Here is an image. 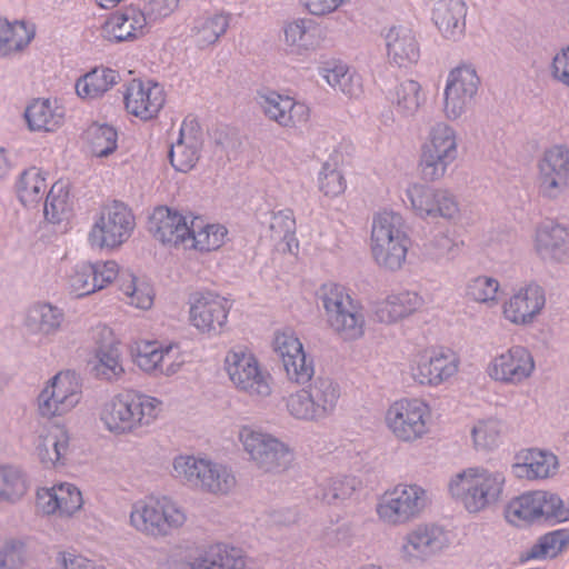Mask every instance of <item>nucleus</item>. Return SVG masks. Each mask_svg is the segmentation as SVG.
Segmentation results:
<instances>
[{
	"instance_id": "obj_35",
	"label": "nucleus",
	"mask_w": 569,
	"mask_h": 569,
	"mask_svg": "<svg viewBox=\"0 0 569 569\" xmlns=\"http://www.w3.org/2000/svg\"><path fill=\"white\" fill-rule=\"evenodd\" d=\"M303 388L319 423L336 415L341 398V388L337 381L329 377H317Z\"/></svg>"
},
{
	"instance_id": "obj_21",
	"label": "nucleus",
	"mask_w": 569,
	"mask_h": 569,
	"mask_svg": "<svg viewBox=\"0 0 569 569\" xmlns=\"http://www.w3.org/2000/svg\"><path fill=\"white\" fill-rule=\"evenodd\" d=\"M94 338L96 345L88 359L91 375L107 383L121 381L126 376L124 359L112 330L106 326L98 327Z\"/></svg>"
},
{
	"instance_id": "obj_26",
	"label": "nucleus",
	"mask_w": 569,
	"mask_h": 569,
	"mask_svg": "<svg viewBox=\"0 0 569 569\" xmlns=\"http://www.w3.org/2000/svg\"><path fill=\"white\" fill-rule=\"evenodd\" d=\"M535 253L548 263L569 261V228L555 220L536 224L531 237Z\"/></svg>"
},
{
	"instance_id": "obj_36",
	"label": "nucleus",
	"mask_w": 569,
	"mask_h": 569,
	"mask_svg": "<svg viewBox=\"0 0 569 569\" xmlns=\"http://www.w3.org/2000/svg\"><path fill=\"white\" fill-rule=\"evenodd\" d=\"M231 21V14L222 11L203 12L193 18L189 37L199 49L214 46L223 37Z\"/></svg>"
},
{
	"instance_id": "obj_19",
	"label": "nucleus",
	"mask_w": 569,
	"mask_h": 569,
	"mask_svg": "<svg viewBox=\"0 0 569 569\" xmlns=\"http://www.w3.org/2000/svg\"><path fill=\"white\" fill-rule=\"evenodd\" d=\"M536 369L532 352L526 346L512 345L489 359L486 373L495 382L520 386L533 377Z\"/></svg>"
},
{
	"instance_id": "obj_10",
	"label": "nucleus",
	"mask_w": 569,
	"mask_h": 569,
	"mask_svg": "<svg viewBox=\"0 0 569 569\" xmlns=\"http://www.w3.org/2000/svg\"><path fill=\"white\" fill-rule=\"evenodd\" d=\"M83 388L78 373L61 370L51 377L36 398L38 415L43 419L61 418L72 412L82 401Z\"/></svg>"
},
{
	"instance_id": "obj_37",
	"label": "nucleus",
	"mask_w": 569,
	"mask_h": 569,
	"mask_svg": "<svg viewBox=\"0 0 569 569\" xmlns=\"http://www.w3.org/2000/svg\"><path fill=\"white\" fill-rule=\"evenodd\" d=\"M242 551L228 543H212L206 547L189 563V569H244Z\"/></svg>"
},
{
	"instance_id": "obj_30",
	"label": "nucleus",
	"mask_w": 569,
	"mask_h": 569,
	"mask_svg": "<svg viewBox=\"0 0 569 569\" xmlns=\"http://www.w3.org/2000/svg\"><path fill=\"white\" fill-rule=\"evenodd\" d=\"M386 53L389 63L399 68H409L420 59V43L413 29L397 24L383 34Z\"/></svg>"
},
{
	"instance_id": "obj_63",
	"label": "nucleus",
	"mask_w": 569,
	"mask_h": 569,
	"mask_svg": "<svg viewBox=\"0 0 569 569\" xmlns=\"http://www.w3.org/2000/svg\"><path fill=\"white\" fill-rule=\"evenodd\" d=\"M286 377L292 383L306 385L311 381L315 375V363L312 358L305 352L293 356L282 363Z\"/></svg>"
},
{
	"instance_id": "obj_28",
	"label": "nucleus",
	"mask_w": 569,
	"mask_h": 569,
	"mask_svg": "<svg viewBox=\"0 0 569 569\" xmlns=\"http://www.w3.org/2000/svg\"><path fill=\"white\" fill-rule=\"evenodd\" d=\"M148 18L141 9L129 6L111 13L101 26V37L111 42L132 41L147 32Z\"/></svg>"
},
{
	"instance_id": "obj_43",
	"label": "nucleus",
	"mask_w": 569,
	"mask_h": 569,
	"mask_svg": "<svg viewBox=\"0 0 569 569\" xmlns=\"http://www.w3.org/2000/svg\"><path fill=\"white\" fill-rule=\"evenodd\" d=\"M64 321L63 311L46 302H39L28 309L24 326L29 333L41 338L54 336Z\"/></svg>"
},
{
	"instance_id": "obj_60",
	"label": "nucleus",
	"mask_w": 569,
	"mask_h": 569,
	"mask_svg": "<svg viewBox=\"0 0 569 569\" xmlns=\"http://www.w3.org/2000/svg\"><path fill=\"white\" fill-rule=\"evenodd\" d=\"M569 542V532L566 530H555L542 536L539 541L532 546L529 558L545 559L555 558L563 547Z\"/></svg>"
},
{
	"instance_id": "obj_18",
	"label": "nucleus",
	"mask_w": 569,
	"mask_h": 569,
	"mask_svg": "<svg viewBox=\"0 0 569 569\" xmlns=\"http://www.w3.org/2000/svg\"><path fill=\"white\" fill-rule=\"evenodd\" d=\"M188 320L198 333L213 338L219 336L231 309L229 300L213 291H197L188 299Z\"/></svg>"
},
{
	"instance_id": "obj_55",
	"label": "nucleus",
	"mask_w": 569,
	"mask_h": 569,
	"mask_svg": "<svg viewBox=\"0 0 569 569\" xmlns=\"http://www.w3.org/2000/svg\"><path fill=\"white\" fill-rule=\"evenodd\" d=\"M286 415L295 421L319 425L305 388H299L282 398Z\"/></svg>"
},
{
	"instance_id": "obj_7",
	"label": "nucleus",
	"mask_w": 569,
	"mask_h": 569,
	"mask_svg": "<svg viewBox=\"0 0 569 569\" xmlns=\"http://www.w3.org/2000/svg\"><path fill=\"white\" fill-rule=\"evenodd\" d=\"M237 439L248 460L262 472L278 473L292 460L293 451L289 443L260 427L240 426Z\"/></svg>"
},
{
	"instance_id": "obj_3",
	"label": "nucleus",
	"mask_w": 569,
	"mask_h": 569,
	"mask_svg": "<svg viewBox=\"0 0 569 569\" xmlns=\"http://www.w3.org/2000/svg\"><path fill=\"white\" fill-rule=\"evenodd\" d=\"M411 246L403 217L393 210L373 214L369 248L372 260L383 271L398 272L407 263Z\"/></svg>"
},
{
	"instance_id": "obj_22",
	"label": "nucleus",
	"mask_w": 569,
	"mask_h": 569,
	"mask_svg": "<svg viewBox=\"0 0 569 569\" xmlns=\"http://www.w3.org/2000/svg\"><path fill=\"white\" fill-rule=\"evenodd\" d=\"M538 193L550 200L558 199L569 188V148L553 144L537 161Z\"/></svg>"
},
{
	"instance_id": "obj_6",
	"label": "nucleus",
	"mask_w": 569,
	"mask_h": 569,
	"mask_svg": "<svg viewBox=\"0 0 569 569\" xmlns=\"http://www.w3.org/2000/svg\"><path fill=\"white\" fill-rule=\"evenodd\" d=\"M429 503L426 488L415 482H399L377 497L375 512L380 523L401 527L418 519Z\"/></svg>"
},
{
	"instance_id": "obj_38",
	"label": "nucleus",
	"mask_w": 569,
	"mask_h": 569,
	"mask_svg": "<svg viewBox=\"0 0 569 569\" xmlns=\"http://www.w3.org/2000/svg\"><path fill=\"white\" fill-rule=\"evenodd\" d=\"M64 108L56 99H36L24 110V119L32 132H54L64 121Z\"/></svg>"
},
{
	"instance_id": "obj_57",
	"label": "nucleus",
	"mask_w": 569,
	"mask_h": 569,
	"mask_svg": "<svg viewBox=\"0 0 569 569\" xmlns=\"http://www.w3.org/2000/svg\"><path fill=\"white\" fill-rule=\"evenodd\" d=\"M86 139L96 157H107L117 149L118 134L109 124L92 123L86 131Z\"/></svg>"
},
{
	"instance_id": "obj_24",
	"label": "nucleus",
	"mask_w": 569,
	"mask_h": 569,
	"mask_svg": "<svg viewBox=\"0 0 569 569\" xmlns=\"http://www.w3.org/2000/svg\"><path fill=\"white\" fill-rule=\"evenodd\" d=\"M83 497L79 487L61 481L50 487H40L36 491V509L47 517L72 518L83 507Z\"/></svg>"
},
{
	"instance_id": "obj_29",
	"label": "nucleus",
	"mask_w": 569,
	"mask_h": 569,
	"mask_svg": "<svg viewBox=\"0 0 569 569\" xmlns=\"http://www.w3.org/2000/svg\"><path fill=\"white\" fill-rule=\"evenodd\" d=\"M202 146V132L193 117H187L179 131L178 140L171 144L169 159L172 167L180 172H188L194 168Z\"/></svg>"
},
{
	"instance_id": "obj_54",
	"label": "nucleus",
	"mask_w": 569,
	"mask_h": 569,
	"mask_svg": "<svg viewBox=\"0 0 569 569\" xmlns=\"http://www.w3.org/2000/svg\"><path fill=\"white\" fill-rule=\"evenodd\" d=\"M470 435L477 451H490L500 443L502 425L496 418L479 419L472 425Z\"/></svg>"
},
{
	"instance_id": "obj_58",
	"label": "nucleus",
	"mask_w": 569,
	"mask_h": 569,
	"mask_svg": "<svg viewBox=\"0 0 569 569\" xmlns=\"http://www.w3.org/2000/svg\"><path fill=\"white\" fill-rule=\"evenodd\" d=\"M357 488V481L352 477L329 479L319 487L318 498L327 505H339L349 499Z\"/></svg>"
},
{
	"instance_id": "obj_11",
	"label": "nucleus",
	"mask_w": 569,
	"mask_h": 569,
	"mask_svg": "<svg viewBox=\"0 0 569 569\" xmlns=\"http://www.w3.org/2000/svg\"><path fill=\"white\" fill-rule=\"evenodd\" d=\"M481 80L476 68L461 63L452 68L446 78L441 111L447 121L457 122L472 110Z\"/></svg>"
},
{
	"instance_id": "obj_1",
	"label": "nucleus",
	"mask_w": 569,
	"mask_h": 569,
	"mask_svg": "<svg viewBox=\"0 0 569 569\" xmlns=\"http://www.w3.org/2000/svg\"><path fill=\"white\" fill-rule=\"evenodd\" d=\"M162 410L161 399L124 389L102 399L97 417L101 428L114 437H140L156 425Z\"/></svg>"
},
{
	"instance_id": "obj_5",
	"label": "nucleus",
	"mask_w": 569,
	"mask_h": 569,
	"mask_svg": "<svg viewBox=\"0 0 569 569\" xmlns=\"http://www.w3.org/2000/svg\"><path fill=\"white\" fill-rule=\"evenodd\" d=\"M317 296L325 310L327 326L338 339L355 342L365 337V307L345 287L327 282L319 288Z\"/></svg>"
},
{
	"instance_id": "obj_62",
	"label": "nucleus",
	"mask_w": 569,
	"mask_h": 569,
	"mask_svg": "<svg viewBox=\"0 0 569 569\" xmlns=\"http://www.w3.org/2000/svg\"><path fill=\"white\" fill-rule=\"evenodd\" d=\"M70 291L77 297H86L96 292V284L92 280L91 262L81 261L76 263L68 274Z\"/></svg>"
},
{
	"instance_id": "obj_8",
	"label": "nucleus",
	"mask_w": 569,
	"mask_h": 569,
	"mask_svg": "<svg viewBox=\"0 0 569 569\" xmlns=\"http://www.w3.org/2000/svg\"><path fill=\"white\" fill-rule=\"evenodd\" d=\"M458 131L447 121L432 123L420 148L419 169L427 181H439L458 159Z\"/></svg>"
},
{
	"instance_id": "obj_46",
	"label": "nucleus",
	"mask_w": 569,
	"mask_h": 569,
	"mask_svg": "<svg viewBox=\"0 0 569 569\" xmlns=\"http://www.w3.org/2000/svg\"><path fill=\"white\" fill-rule=\"evenodd\" d=\"M228 230L219 223H206L201 217L191 219L190 240L188 249L209 252L221 248L227 239Z\"/></svg>"
},
{
	"instance_id": "obj_31",
	"label": "nucleus",
	"mask_w": 569,
	"mask_h": 569,
	"mask_svg": "<svg viewBox=\"0 0 569 569\" xmlns=\"http://www.w3.org/2000/svg\"><path fill=\"white\" fill-rule=\"evenodd\" d=\"M283 43L289 53L306 56L323 44L325 37L317 22L309 18H295L282 26Z\"/></svg>"
},
{
	"instance_id": "obj_39",
	"label": "nucleus",
	"mask_w": 569,
	"mask_h": 569,
	"mask_svg": "<svg viewBox=\"0 0 569 569\" xmlns=\"http://www.w3.org/2000/svg\"><path fill=\"white\" fill-rule=\"evenodd\" d=\"M36 36L32 23L23 20H9L0 16V58L8 59L21 54Z\"/></svg>"
},
{
	"instance_id": "obj_56",
	"label": "nucleus",
	"mask_w": 569,
	"mask_h": 569,
	"mask_svg": "<svg viewBox=\"0 0 569 569\" xmlns=\"http://www.w3.org/2000/svg\"><path fill=\"white\" fill-rule=\"evenodd\" d=\"M236 486L237 478L232 468L227 463L212 459L203 492L214 496H227Z\"/></svg>"
},
{
	"instance_id": "obj_33",
	"label": "nucleus",
	"mask_w": 569,
	"mask_h": 569,
	"mask_svg": "<svg viewBox=\"0 0 569 569\" xmlns=\"http://www.w3.org/2000/svg\"><path fill=\"white\" fill-rule=\"evenodd\" d=\"M466 16L463 0H438L432 10V21L438 31L450 41H458L465 36Z\"/></svg>"
},
{
	"instance_id": "obj_41",
	"label": "nucleus",
	"mask_w": 569,
	"mask_h": 569,
	"mask_svg": "<svg viewBox=\"0 0 569 569\" xmlns=\"http://www.w3.org/2000/svg\"><path fill=\"white\" fill-rule=\"evenodd\" d=\"M31 489L28 472L18 465L0 463V505L17 506Z\"/></svg>"
},
{
	"instance_id": "obj_17",
	"label": "nucleus",
	"mask_w": 569,
	"mask_h": 569,
	"mask_svg": "<svg viewBox=\"0 0 569 569\" xmlns=\"http://www.w3.org/2000/svg\"><path fill=\"white\" fill-rule=\"evenodd\" d=\"M450 546L448 532L435 523H420L399 541L398 556L407 565L421 566L441 555Z\"/></svg>"
},
{
	"instance_id": "obj_49",
	"label": "nucleus",
	"mask_w": 569,
	"mask_h": 569,
	"mask_svg": "<svg viewBox=\"0 0 569 569\" xmlns=\"http://www.w3.org/2000/svg\"><path fill=\"white\" fill-rule=\"evenodd\" d=\"M48 189L44 173L37 167L22 171L16 181V193L19 201L28 208L37 207Z\"/></svg>"
},
{
	"instance_id": "obj_2",
	"label": "nucleus",
	"mask_w": 569,
	"mask_h": 569,
	"mask_svg": "<svg viewBox=\"0 0 569 569\" xmlns=\"http://www.w3.org/2000/svg\"><path fill=\"white\" fill-rule=\"evenodd\" d=\"M506 476L485 466H469L453 472L447 481L451 500L469 515L496 507L503 498Z\"/></svg>"
},
{
	"instance_id": "obj_40",
	"label": "nucleus",
	"mask_w": 569,
	"mask_h": 569,
	"mask_svg": "<svg viewBox=\"0 0 569 569\" xmlns=\"http://www.w3.org/2000/svg\"><path fill=\"white\" fill-rule=\"evenodd\" d=\"M211 460L206 455L180 453L172 459V477L181 483L203 492Z\"/></svg>"
},
{
	"instance_id": "obj_32",
	"label": "nucleus",
	"mask_w": 569,
	"mask_h": 569,
	"mask_svg": "<svg viewBox=\"0 0 569 569\" xmlns=\"http://www.w3.org/2000/svg\"><path fill=\"white\" fill-rule=\"evenodd\" d=\"M70 452L71 435L66 427H54L38 438L36 455L47 469L67 466Z\"/></svg>"
},
{
	"instance_id": "obj_48",
	"label": "nucleus",
	"mask_w": 569,
	"mask_h": 569,
	"mask_svg": "<svg viewBox=\"0 0 569 569\" xmlns=\"http://www.w3.org/2000/svg\"><path fill=\"white\" fill-rule=\"evenodd\" d=\"M119 74L109 68H94L76 82V92L82 100H93L103 96L118 83Z\"/></svg>"
},
{
	"instance_id": "obj_20",
	"label": "nucleus",
	"mask_w": 569,
	"mask_h": 569,
	"mask_svg": "<svg viewBox=\"0 0 569 569\" xmlns=\"http://www.w3.org/2000/svg\"><path fill=\"white\" fill-rule=\"evenodd\" d=\"M547 298L545 289L536 282L513 288L500 305L503 320L516 327L532 326L542 315Z\"/></svg>"
},
{
	"instance_id": "obj_64",
	"label": "nucleus",
	"mask_w": 569,
	"mask_h": 569,
	"mask_svg": "<svg viewBox=\"0 0 569 569\" xmlns=\"http://www.w3.org/2000/svg\"><path fill=\"white\" fill-rule=\"evenodd\" d=\"M272 348L281 363L293 356L305 352V348L296 332L291 329H282L274 332Z\"/></svg>"
},
{
	"instance_id": "obj_4",
	"label": "nucleus",
	"mask_w": 569,
	"mask_h": 569,
	"mask_svg": "<svg viewBox=\"0 0 569 569\" xmlns=\"http://www.w3.org/2000/svg\"><path fill=\"white\" fill-rule=\"evenodd\" d=\"M188 522L186 508L168 495H148L130 508L129 526L138 533L162 539L180 531Z\"/></svg>"
},
{
	"instance_id": "obj_51",
	"label": "nucleus",
	"mask_w": 569,
	"mask_h": 569,
	"mask_svg": "<svg viewBox=\"0 0 569 569\" xmlns=\"http://www.w3.org/2000/svg\"><path fill=\"white\" fill-rule=\"evenodd\" d=\"M31 558L30 539L7 536L0 540V569H23Z\"/></svg>"
},
{
	"instance_id": "obj_42",
	"label": "nucleus",
	"mask_w": 569,
	"mask_h": 569,
	"mask_svg": "<svg viewBox=\"0 0 569 569\" xmlns=\"http://www.w3.org/2000/svg\"><path fill=\"white\" fill-rule=\"evenodd\" d=\"M518 459L519 461L512 466V472L520 479H546L553 476L558 469V458L549 451L529 449Z\"/></svg>"
},
{
	"instance_id": "obj_45",
	"label": "nucleus",
	"mask_w": 569,
	"mask_h": 569,
	"mask_svg": "<svg viewBox=\"0 0 569 569\" xmlns=\"http://www.w3.org/2000/svg\"><path fill=\"white\" fill-rule=\"evenodd\" d=\"M120 300L132 308L149 310L153 306L154 290L144 279L132 272L123 271L118 280Z\"/></svg>"
},
{
	"instance_id": "obj_14",
	"label": "nucleus",
	"mask_w": 569,
	"mask_h": 569,
	"mask_svg": "<svg viewBox=\"0 0 569 569\" xmlns=\"http://www.w3.org/2000/svg\"><path fill=\"white\" fill-rule=\"evenodd\" d=\"M506 519L517 527L540 520L565 522L569 520V508L556 493L543 490L530 491L508 503Z\"/></svg>"
},
{
	"instance_id": "obj_15",
	"label": "nucleus",
	"mask_w": 569,
	"mask_h": 569,
	"mask_svg": "<svg viewBox=\"0 0 569 569\" xmlns=\"http://www.w3.org/2000/svg\"><path fill=\"white\" fill-rule=\"evenodd\" d=\"M224 370L239 390L252 398H267L272 393L271 375L262 369L259 360L246 348H232L224 357Z\"/></svg>"
},
{
	"instance_id": "obj_27",
	"label": "nucleus",
	"mask_w": 569,
	"mask_h": 569,
	"mask_svg": "<svg viewBox=\"0 0 569 569\" xmlns=\"http://www.w3.org/2000/svg\"><path fill=\"white\" fill-rule=\"evenodd\" d=\"M123 98L130 114L141 120H150L163 108L166 92L157 82L133 79L127 84Z\"/></svg>"
},
{
	"instance_id": "obj_13",
	"label": "nucleus",
	"mask_w": 569,
	"mask_h": 569,
	"mask_svg": "<svg viewBox=\"0 0 569 569\" xmlns=\"http://www.w3.org/2000/svg\"><path fill=\"white\" fill-rule=\"evenodd\" d=\"M134 226V216L128 206L112 201L96 214L88 232V243L99 250L118 248L131 237Z\"/></svg>"
},
{
	"instance_id": "obj_25",
	"label": "nucleus",
	"mask_w": 569,
	"mask_h": 569,
	"mask_svg": "<svg viewBox=\"0 0 569 569\" xmlns=\"http://www.w3.org/2000/svg\"><path fill=\"white\" fill-rule=\"evenodd\" d=\"M191 213H182L176 209L157 207L149 219V231L154 239L167 246L188 247L190 240Z\"/></svg>"
},
{
	"instance_id": "obj_9",
	"label": "nucleus",
	"mask_w": 569,
	"mask_h": 569,
	"mask_svg": "<svg viewBox=\"0 0 569 569\" xmlns=\"http://www.w3.org/2000/svg\"><path fill=\"white\" fill-rule=\"evenodd\" d=\"M432 409L421 398H401L386 409L383 423L401 443H415L426 438L432 428Z\"/></svg>"
},
{
	"instance_id": "obj_34",
	"label": "nucleus",
	"mask_w": 569,
	"mask_h": 569,
	"mask_svg": "<svg viewBox=\"0 0 569 569\" xmlns=\"http://www.w3.org/2000/svg\"><path fill=\"white\" fill-rule=\"evenodd\" d=\"M425 306L423 297L413 290H398L389 293L377 305L376 315L380 322L396 323L401 321Z\"/></svg>"
},
{
	"instance_id": "obj_23",
	"label": "nucleus",
	"mask_w": 569,
	"mask_h": 569,
	"mask_svg": "<svg viewBox=\"0 0 569 569\" xmlns=\"http://www.w3.org/2000/svg\"><path fill=\"white\" fill-rule=\"evenodd\" d=\"M257 103L263 116L284 129H298L310 121V107L295 97L272 90L258 91Z\"/></svg>"
},
{
	"instance_id": "obj_59",
	"label": "nucleus",
	"mask_w": 569,
	"mask_h": 569,
	"mask_svg": "<svg viewBox=\"0 0 569 569\" xmlns=\"http://www.w3.org/2000/svg\"><path fill=\"white\" fill-rule=\"evenodd\" d=\"M262 224L268 226L269 237L274 241H289L296 232V219L290 209L271 212Z\"/></svg>"
},
{
	"instance_id": "obj_12",
	"label": "nucleus",
	"mask_w": 569,
	"mask_h": 569,
	"mask_svg": "<svg viewBox=\"0 0 569 569\" xmlns=\"http://www.w3.org/2000/svg\"><path fill=\"white\" fill-rule=\"evenodd\" d=\"M460 369L459 356L449 348H423L411 355L409 376L421 387L437 388L453 379Z\"/></svg>"
},
{
	"instance_id": "obj_61",
	"label": "nucleus",
	"mask_w": 569,
	"mask_h": 569,
	"mask_svg": "<svg viewBox=\"0 0 569 569\" xmlns=\"http://www.w3.org/2000/svg\"><path fill=\"white\" fill-rule=\"evenodd\" d=\"M318 184L320 191L327 197H338L347 188L346 179L336 163L326 161L318 174Z\"/></svg>"
},
{
	"instance_id": "obj_52",
	"label": "nucleus",
	"mask_w": 569,
	"mask_h": 569,
	"mask_svg": "<svg viewBox=\"0 0 569 569\" xmlns=\"http://www.w3.org/2000/svg\"><path fill=\"white\" fill-rule=\"evenodd\" d=\"M71 212L72 201L67 183L62 181L53 183L44 201V218L51 223H60L69 219Z\"/></svg>"
},
{
	"instance_id": "obj_50",
	"label": "nucleus",
	"mask_w": 569,
	"mask_h": 569,
	"mask_svg": "<svg viewBox=\"0 0 569 569\" xmlns=\"http://www.w3.org/2000/svg\"><path fill=\"white\" fill-rule=\"evenodd\" d=\"M500 281L488 274H478L469 278L465 284L467 300L492 308L499 305Z\"/></svg>"
},
{
	"instance_id": "obj_44",
	"label": "nucleus",
	"mask_w": 569,
	"mask_h": 569,
	"mask_svg": "<svg viewBox=\"0 0 569 569\" xmlns=\"http://www.w3.org/2000/svg\"><path fill=\"white\" fill-rule=\"evenodd\" d=\"M320 77L335 90L356 99L362 93V80L342 61H327L319 68Z\"/></svg>"
},
{
	"instance_id": "obj_47",
	"label": "nucleus",
	"mask_w": 569,
	"mask_h": 569,
	"mask_svg": "<svg viewBox=\"0 0 569 569\" xmlns=\"http://www.w3.org/2000/svg\"><path fill=\"white\" fill-rule=\"evenodd\" d=\"M388 99L398 114L401 117L415 116L426 99L421 84L412 79H407L390 90Z\"/></svg>"
},
{
	"instance_id": "obj_53",
	"label": "nucleus",
	"mask_w": 569,
	"mask_h": 569,
	"mask_svg": "<svg viewBox=\"0 0 569 569\" xmlns=\"http://www.w3.org/2000/svg\"><path fill=\"white\" fill-rule=\"evenodd\" d=\"M163 342L157 340H141L132 349L134 365L144 373L160 376Z\"/></svg>"
},
{
	"instance_id": "obj_16",
	"label": "nucleus",
	"mask_w": 569,
	"mask_h": 569,
	"mask_svg": "<svg viewBox=\"0 0 569 569\" xmlns=\"http://www.w3.org/2000/svg\"><path fill=\"white\" fill-rule=\"evenodd\" d=\"M405 193L411 210L421 219H442L453 223L461 219L460 202L450 189L412 182Z\"/></svg>"
}]
</instances>
